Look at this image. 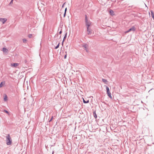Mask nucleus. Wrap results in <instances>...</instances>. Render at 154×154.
<instances>
[{"mask_svg":"<svg viewBox=\"0 0 154 154\" xmlns=\"http://www.w3.org/2000/svg\"><path fill=\"white\" fill-rule=\"evenodd\" d=\"M6 144L8 145H10L12 143V140L9 134H8L6 137Z\"/></svg>","mask_w":154,"mask_h":154,"instance_id":"1","label":"nucleus"},{"mask_svg":"<svg viewBox=\"0 0 154 154\" xmlns=\"http://www.w3.org/2000/svg\"><path fill=\"white\" fill-rule=\"evenodd\" d=\"M136 29L135 27L133 26L132 27H131V28L129 29L128 30H127V31L126 32V33H128L129 32H130L131 31H134Z\"/></svg>","mask_w":154,"mask_h":154,"instance_id":"2","label":"nucleus"},{"mask_svg":"<svg viewBox=\"0 0 154 154\" xmlns=\"http://www.w3.org/2000/svg\"><path fill=\"white\" fill-rule=\"evenodd\" d=\"M7 20V19L6 18H0V21L3 24H4Z\"/></svg>","mask_w":154,"mask_h":154,"instance_id":"3","label":"nucleus"},{"mask_svg":"<svg viewBox=\"0 0 154 154\" xmlns=\"http://www.w3.org/2000/svg\"><path fill=\"white\" fill-rule=\"evenodd\" d=\"M88 46L87 44H85L83 46V47L85 48V50H86V51L87 52H88Z\"/></svg>","mask_w":154,"mask_h":154,"instance_id":"4","label":"nucleus"},{"mask_svg":"<svg viewBox=\"0 0 154 154\" xmlns=\"http://www.w3.org/2000/svg\"><path fill=\"white\" fill-rule=\"evenodd\" d=\"M2 50H3V51L4 52L7 53L8 51V49H7V48H3Z\"/></svg>","mask_w":154,"mask_h":154,"instance_id":"5","label":"nucleus"},{"mask_svg":"<svg viewBox=\"0 0 154 154\" xmlns=\"http://www.w3.org/2000/svg\"><path fill=\"white\" fill-rule=\"evenodd\" d=\"M87 31L88 32V35L91 34L92 33L91 29L90 28L87 29Z\"/></svg>","mask_w":154,"mask_h":154,"instance_id":"6","label":"nucleus"},{"mask_svg":"<svg viewBox=\"0 0 154 154\" xmlns=\"http://www.w3.org/2000/svg\"><path fill=\"white\" fill-rule=\"evenodd\" d=\"M18 65V64L17 63H13L11 64V66L14 67H16Z\"/></svg>","mask_w":154,"mask_h":154,"instance_id":"7","label":"nucleus"},{"mask_svg":"<svg viewBox=\"0 0 154 154\" xmlns=\"http://www.w3.org/2000/svg\"><path fill=\"white\" fill-rule=\"evenodd\" d=\"M107 94L108 96L110 98H111V99H112V96H111V93L110 92H108V93H107Z\"/></svg>","mask_w":154,"mask_h":154,"instance_id":"8","label":"nucleus"},{"mask_svg":"<svg viewBox=\"0 0 154 154\" xmlns=\"http://www.w3.org/2000/svg\"><path fill=\"white\" fill-rule=\"evenodd\" d=\"M109 13L110 15H114V11L112 10H110L109 11Z\"/></svg>","mask_w":154,"mask_h":154,"instance_id":"9","label":"nucleus"},{"mask_svg":"<svg viewBox=\"0 0 154 154\" xmlns=\"http://www.w3.org/2000/svg\"><path fill=\"white\" fill-rule=\"evenodd\" d=\"M86 24H91V22L90 21L88 20L85 21Z\"/></svg>","mask_w":154,"mask_h":154,"instance_id":"10","label":"nucleus"},{"mask_svg":"<svg viewBox=\"0 0 154 154\" xmlns=\"http://www.w3.org/2000/svg\"><path fill=\"white\" fill-rule=\"evenodd\" d=\"M105 86H106V92L108 93V92H110L109 88V87L108 86H106V85H105Z\"/></svg>","mask_w":154,"mask_h":154,"instance_id":"11","label":"nucleus"},{"mask_svg":"<svg viewBox=\"0 0 154 154\" xmlns=\"http://www.w3.org/2000/svg\"><path fill=\"white\" fill-rule=\"evenodd\" d=\"M93 115L95 118L96 119V118H97V116L96 113L95 111H94L93 112Z\"/></svg>","mask_w":154,"mask_h":154,"instance_id":"12","label":"nucleus"},{"mask_svg":"<svg viewBox=\"0 0 154 154\" xmlns=\"http://www.w3.org/2000/svg\"><path fill=\"white\" fill-rule=\"evenodd\" d=\"M150 11L151 14V17L153 18H154V14L153 12L152 11Z\"/></svg>","mask_w":154,"mask_h":154,"instance_id":"13","label":"nucleus"},{"mask_svg":"<svg viewBox=\"0 0 154 154\" xmlns=\"http://www.w3.org/2000/svg\"><path fill=\"white\" fill-rule=\"evenodd\" d=\"M83 102L84 103H88L89 102V100H88L87 101H85L83 98Z\"/></svg>","mask_w":154,"mask_h":154,"instance_id":"14","label":"nucleus"},{"mask_svg":"<svg viewBox=\"0 0 154 154\" xmlns=\"http://www.w3.org/2000/svg\"><path fill=\"white\" fill-rule=\"evenodd\" d=\"M102 81H103V82H104L105 84H106V82H107L106 80V79H102Z\"/></svg>","mask_w":154,"mask_h":154,"instance_id":"15","label":"nucleus"},{"mask_svg":"<svg viewBox=\"0 0 154 154\" xmlns=\"http://www.w3.org/2000/svg\"><path fill=\"white\" fill-rule=\"evenodd\" d=\"M8 99L7 96V95H5L4 97V100L5 101H6L7 100V99Z\"/></svg>","mask_w":154,"mask_h":154,"instance_id":"16","label":"nucleus"},{"mask_svg":"<svg viewBox=\"0 0 154 154\" xmlns=\"http://www.w3.org/2000/svg\"><path fill=\"white\" fill-rule=\"evenodd\" d=\"M3 112L6 113H7L8 115H9L10 114L8 111L7 110H4L3 111Z\"/></svg>","mask_w":154,"mask_h":154,"instance_id":"17","label":"nucleus"},{"mask_svg":"<svg viewBox=\"0 0 154 154\" xmlns=\"http://www.w3.org/2000/svg\"><path fill=\"white\" fill-rule=\"evenodd\" d=\"M91 24H86V25L87 26V29H90L89 28V27L90 26Z\"/></svg>","mask_w":154,"mask_h":154,"instance_id":"18","label":"nucleus"},{"mask_svg":"<svg viewBox=\"0 0 154 154\" xmlns=\"http://www.w3.org/2000/svg\"><path fill=\"white\" fill-rule=\"evenodd\" d=\"M23 42L24 43H26V42L27 41V40L26 39H23Z\"/></svg>","mask_w":154,"mask_h":154,"instance_id":"19","label":"nucleus"},{"mask_svg":"<svg viewBox=\"0 0 154 154\" xmlns=\"http://www.w3.org/2000/svg\"><path fill=\"white\" fill-rule=\"evenodd\" d=\"M60 43H58V45L55 47V49H57L58 48L59 46Z\"/></svg>","mask_w":154,"mask_h":154,"instance_id":"20","label":"nucleus"},{"mask_svg":"<svg viewBox=\"0 0 154 154\" xmlns=\"http://www.w3.org/2000/svg\"><path fill=\"white\" fill-rule=\"evenodd\" d=\"M54 119V117L53 116H52V117H51L50 119L49 120V122H51V121H52V119Z\"/></svg>","mask_w":154,"mask_h":154,"instance_id":"21","label":"nucleus"},{"mask_svg":"<svg viewBox=\"0 0 154 154\" xmlns=\"http://www.w3.org/2000/svg\"><path fill=\"white\" fill-rule=\"evenodd\" d=\"M54 142H53V143L52 144H51L50 145V146H54V145H55V143H54Z\"/></svg>","mask_w":154,"mask_h":154,"instance_id":"22","label":"nucleus"},{"mask_svg":"<svg viewBox=\"0 0 154 154\" xmlns=\"http://www.w3.org/2000/svg\"><path fill=\"white\" fill-rule=\"evenodd\" d=\"M85 20H88V17H87V16L86 15H85Z\"/></svg>","mask_w":154,"mask_h":154,"instance_id":"23","label":"nucleus"},{"mask_svg":"<svg viewBox=\"0 0 154 154\" xmlns=\"http://www.w3.org/2000/svg\"><path fill=\"white\" fill-rule=\"evenodd\" d=\"M67 34V33L66 32V33L65 34V36L63 38H64L65 39H66V37Z\"/></svg>","mask_w":154,"mask_h":154,"instance_id":"24","label":"nucleus"},{"mask_svg":"<svg viewBox=\"0 0 154 154\" xmlns=\"http://www.w3.org/2000/svg\"><path fill=\"white\" fill-rule=\"evenodd\" d=\"M32 34H29V35H28V37L29 38H31L32 36Z\"/></svg>","mask_w":154,"mask_h":154,"instance_id":"25","label":"nucleus"},{"mask_svg":"<svg viewBox=\"0 0 154 154\" xmlns=\"http://www.w3.org/2000/svg\"><path fill=\"white\" fill-rule=\"evenodd\" d=\"M13 0H11V1L10 2L9 4L11 5L13 4Z\"/></svg>","mask_w":154,"mask_h":154,"instance_id":"26","label":"nucleus"},{"mask_svg":"<svg viewBox=\"0 0 154 154\" xmlns=\"http://www.w3.org/2000/svg\"><path fill=\"white\" fill-rule=\"evenodd\" d=\"M3 86L2 82L0 84V88H1Z\"/></svg>","mask_w":154,"mask_h":154,"instance_id":"27","label":"nucleus"},{"mask_svg":"<svg viewBox=\"0 0 154 154\" xmlns=\"http://www.w3.org/2000/svg\"><path fill=\"white\" fill-rule=\"evenodd\" d=\"M65 39L64 38H63V42H62V45L63 44V42L64 41Z\"/></svg>","mask_w":154,"mask_h":154,"instance_id":"28","label":"nucleus"},{"mask_svg":"<svg viewBox=\"0 0 154 154\" xmlns=\"http://www.w3.org/2000/svg\"><path fill=\"white\" fill-rule=\"evenodd\" d=\"M65 3H64L63 4V5H62V8H63V7H64V5H65Z\"/></svg>","mask_w":154,"mask_h":154,"instance_id":"29","label":"nucleus"},{"mask_svg":"<svg viewBox=\"0 0 154 154\" xmlns=\"http://www.w3.org/2000/svg\"><path fill=\"white\" fill-rule=\"evenodd\" d=\"M67 11V8H65V12H66Z\"/></svg>","mask_w":154,"mask_h":154,"instance_id":"30","label":"nucleus"},{"mask_svg":"<svg viewBox=\"0 0 154 154\" xmlns=\"http://www.w3.org/2000/svg\"><path fill=\"white\" fill-rule=\"evenodd\" d=\"M66 54L64 56V59H66Z\"/></svg>","mask_w":154,"mask_h":154,"instance_id":"31","label":"nucleus"},{"mask_svg":"<svg viewBox=\"0 0 154 154\" xmlns=\"http://www.w3.org/2000/svg\"><path fill=\"white\" fill-rule=\"evenodd\" d=\"M62 33V30H61L59 32L60 34H61Z\"/></svg>","mask_w":154,"mask_h":154,"instance_id":"32","label":"nucleus"},{"mask_svg":"<svg viewBox=\"0 0 154 154\" xmlns=\"http://www.w3.org/2000/svg\"><path fill=\"white\" fill-rule=\"evenodd\" d=\"M66 14V12H64V17H65Z\"/></svg>","mask_w":154,"mask_h":154,"instance_id":"33","label":"nucleus"},{"mask_svg":"<svg viewBox=\"0 0 154 154\" xmlns=\"http://www.w3.org/2000/svg\"><path fill=\"white\" fill-rule=\"evenodd\" d=\"M45 147H46V148L47 149V146H46V145H45Z\"/></svg>","mask_w":154,"mask_h":154,"instance_id":"34","label":"nucleus"},{"mask_svg":"<svg viewBox=\"0 0 154 154\" xmlns=\"http://www.w3.org/2000/svg\"><path fill=\"white\" fill-rule=\"evenodd\" d=\"M53 153H54V152H53L52 153V154H53Z\"/></svg>","mask_w":154,"mask_h":154,"instance_id":"35","label":"nucleus"}]
</instances>
